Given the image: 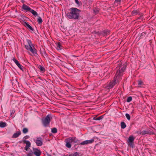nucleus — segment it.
Here are the masks:
<instances>
[{
  "mask_svg": "<svg viewBox=\"0 0 156 156\" xmlns=\"http://www.w3.org/2000/svg\"><path fill=\"white\" fill-rule=\"evenodd\" d=\"M33 152H32V151H31L28 154V156H32L33 154Z\"/></svg>",
  "mask_w": 156,
  "mask_h": 156,
  "instance_id": "30",
  "label": "nucleus"
},
{
  "mask_svg": "<svg viewBox=\"0 0 156 156\" xmlns=\"http://www.w3.org/2000/svg\"><path fill=\"white\" fill-rule=\"evenodd\" d=\"M57 47L58 48V49H61V43L58 42L56 44Z\"/></svg>",
  "mask_w": 156,
  "mask_h": 156,
  "instance_id": "22",
  "label": "nucleus"
},
{
  "mask_svg": "<svg viewBox=\"0 0 156 156\" xmlns=\"http://www.w3.org/2000/svg\"><path fill=\"white\" fill-rule=\"evenodd\" d=\"M42 139L41 137H38L37 138L36 143L37 146H40L42 145Z\"/></svg>",
  "mask_w": 156,
  "mask_h": 156,
  "instance_id": "6",
  "label": "nucleus"
},
{
  "mask_svg": "<svg viewBox=\"0 0 156 156\" xmlns=\"http://www.w3.org/2000/svg\"><path fill=\"white\" fill-rule=\"evenodd\" d=\"M71 11L69 15V18L73 19L75 20L79 19L80 13V11L76 8H72L70 9Z\"/></svg>",
  "mask_w": 156,
  "mask_h": 156,
  "instance_id": "1",
  "label": "nucleus"
},
{
  "mask_svg": "<svg viewBox=\"0 0 156 156\" xmlns=\"http://www.w3.org/2000/svg\"><path fill=\"white\" fill-rule=\"evenodd\" d=\"M94 141V139H91L89 140H87L83 141L80 144L81 145H84L88 144H91Z\"/></svg>",
  "mask_w": 156,
  "mask_h": 156,
  "instance_id": "10",
  "label": "nucleus"
},
{
  "mask_svg": "<svg viewBox=\"0 0 156 156\" xmlns=\"http://www.w3.org/2000/svg\"><path fill=\"white\" fill-rule=\"evenodd\" d=\"M132 100V98L131 97H129L127 100V102H130Z\"/></svg>",
  "mask_w": 156,
  "mask_h": 156,
  "instance_id": "29",
  "label": "nucleus"
},
{
  "mask_svg": "<svg viewBox=\"0 0 156 156\" xmlns=\"http://www.w3.org/2000/svg\"><path fill=\"white\" fill-rule=\"evenodd\" d=\"M48 156H51V155L50 154H48Z\"/></svg>",
  "mask_w": 156,
  "mask_h": 156,
  "instance_id": "41",
  "label": "nucleus"
},
{
  "mask_svg": "<svg viewBox=\"0 0 156 156\" xmlns=\"http://www.w3.org/2000/svg\"><path fill=\"white\" fill-rule=\"evenodd\" d=\"M116 76H115L114 77V80L110 82L108 85V88H112L113 86L115 84H116V81L117 80H118L119 79V77L117 76V77H116Z\"/></svg>",
  "mask_w": 156,
  "mask_h": 156,
  "instance_id": "4",
  "label": "nucleus"
},
{
  "mask_svg": "<svg viewBox=\"0 0 156 156\" xmlns=\"http://www.w3.org/2000/svg\"><path fill=\"white\" fill-rule=\"evenodd\" d=\"M103 118V116H100L97 118H96V119H95V118L94 117V119L95 120H100L101 119H102Z\"/></svg>",
  "mask_w": 156,
  "mask_h": 156,
  "instance_id": "27",
  "label": "nucleus"
},
{
  "mask_svg": "<svg viewBox=\"0 0 156 156\" xmlns=\"http://www.w3.org/2000/svg\"><path fill=\"white\" fill-rule=\"evenodd\" d=\"M42 55L45 58V57H47V54L45 51H44L43 53H42Z\"/></svg>",
  "mask_w": 156,
  "mask_h": 156,
  "instance_id": "31",
  "label": "nucleus"
},
{
  "mask_svg": "<svg viewBox=\"0 0 156 156\" xmlns=\"http://www.w3.org/2000/svg\"><path fill=\"white\" fill-rule=\"evenodd\" d=\"M78 141V140L76 139L75 137H70L69 138V143H76Z\"/></svg>",
  "mask_w": 156,
  "mask_h": 156,
  "instance_id": "12",
  "label": "nucleus"
},
{
  "mask_svg": "<svg viewBox=\"0 0 156 156\" xmlns=\"http://www.w3.org/2000/svg\"><path fill=\"white\" fill-rule=\"evenodd\" d=\"M143 19V18H142V16H140L138 18L137 20H139V21H141V20H142Z\"/></svg>",
  "mask_w": 156,
  "mask_h": 156,
  "instance_id": "32",
  "label": "nucleus"
},
{
  "mask_svg": "<svg viewBox=\"0 0 156 156\" xmlns=\"http://www.w3.org/2000/svg\"><path fill=\"white\" fill-rule=\"evenodd\" d=\"M37 20L38 23L39 24H41L42 22V19L40 16L38 17Z\"/></svg>",
  "mask_w": 156,
  "mask_h": 156,
  "instance_id": "19",
  "label": "nucleus"
},
{
  "mask_svg": "<svg viewBox=\"0 0 156 156\" xmlns=\"http://www.w3.org/2000/svg\"><path fill=\"white\" fill-rule=\"evenodd\" d=\"M30 12H31L32 14L35 16H38V14L37 12L32 9H31V10H30Z\"/></svg>",
  "mask_w": 156,
  "mask_h": 156,
  "instance_id": "17",
  "label": "nucleus"
},
{
  "mask_svg": "<svg viewBox=\"0 0 156 156\" xmlns=\"http://www.w3.org/2000/svg\"><path fill=\"white\" fill-rule=\"evenodd\" d=\"M76 3L78 5H80V3L78 1V0H75Z\"/></svg>",
  "mask_w": 156,
  "mask_h": 156,
  "instance_id": "33",
  "label": "nucleus"
},
{
  "mask_svg": "<svg viewBox=\"0 0 156 156\" xmlns=\"http://www.w3.org/2000/svg\"><path fill=\"white\" fill-rule=\"evenodd\" d=\"M29 138V136L28 135H26L25 136L23 139H28Z\"/></svg>",
  "mask_w": 156,
  "mask_h": 156,
  "instance_id": "35",
  "label": "nucleus"
},
{
  "mask_svg": "<svg viewBox=\"0 0 156 156\" xmlns=\"http://www.w3.org/2000/svg\"><path fill=\"white\" fill-rule=\"evenodd\" d=\"M33 154L36 156H40L41 154V151L37 148H33Z\"/></svg>",
  "mask_w": 156,
  "mask_h": 156,
  "instance_id": "7",
  "label": "nucleus"
},
{
  "mask_svg": "<svg viewBox=\"0 0 156 156\" xmlns=\"http://www.w3.org/2000/svg\"><path fill=\"white\" fill-rule=\"evenodd\" d=\"M106 33L107 34H108V33H109V32L108 31V30H106Z\"/></svg>",
  "mask_w": 156,
  "mask_h": 156,
  "instance_id": "40",
  "label": "nucleus"
},
{
  "mask_svg": "<svg viewBox=\"0 0 156 156\" xmlns=\"http://www.w3.org/2000/svg\"><path fill=\"white\" fill-rule=\"evenodd\" d=\"M137 13L136 11H134L132 12V14L133 15H135Z\"/></svg>",
  "mask_w": 156,
  "mask_h": 156,
  "instance_id": "36",
  "label": "nucleus"
},
{
  "mask_svg": "<svg viewBox=\"0 0 156 156\" xmlns=\"http://www.w3.org/2000/svg\"><path fill=\"white\" fill-rule=\"evenodd\" d=\"M21 134L20 131H17L16 133H14L12 135V138H17Z\"/></svg>",
  "mask_w": 156,
  "mask_h": 156,
  "instance_id": "14",
  "label": "nucleus"
},
{
  "mask_svg": "<svg viewBox=\"0 0 156 156\" xmlns=\"http://www.w3.org/2000/svg\"><path fill=\"white\" fill-rule=\"evenodd\" d=\"M125 115H126V117L127 119L128 120H129L130 119V116L129 115V114H128V113H126V114Z\"/></svg>",
  "mask_w": 156,
  "mask_h": 156,
  "instance_id": "28",
  "label": "nucleus"
},
{
  "mask_svg": "<svg viewBox=\"0 0 156 156\" xmlns=\"http://www.w3.org/2000/svg\"><path fill=\"white\" fill-rule=\"evenodd\" d=\"M126 66H124L120 70L119 69V71H118L116 74L115 76H116V77H117V76H118L119 77L121 75V73L122 72H123L125 69H126Z\"/></svg>",
  "mask_w": 156,
  "mask_h": 156,
  "instance_id": "5",
  "label": "nucleus"
},
{
  "mask_svg": "<svg viewBox=\"0 0 156 156\" xmlns=\"http://www.w3.org/2000/svg\"><path fill=\"white\" fill-rule=\"evenodd\" d=\"M71 144L69 143V148L71 147Z\"/></svg>",
  "mask_w": 156,
  "mask_h": 156,
  "instance_id": "39",
  "label": "nucleus"
},
{
  "mask_svg": "<svg viewBox=\"0 0 156 156\" xmlns=\"http://www.w3.org/2000/svg\"><path fill=\"white\" fill-rule=\"evenodd\" d=\"M149 133V131H142L141 133L140 134L142 135H144L146 134H148Z\"/></svg>",
  "mask_w": 156,
  "mask_h": 156,
  "instance_id": "23",
  "label": "nucleus"
},
{
  "mask_svg": "<svg viewBox=\"0 0 156 156\" xmlns=\"http://www.w3.org/2000/svg\"><path fill=\"white\" fill-rule=\"evenodd\" d=\"M23 142L26 144L25 149L27 151L29 147H30V143L29 141L26 140H23Z\"/></svg>",
  "mask_w": 156,
  "mask_h": 156,
  "instance_id": "9",
  "label": "nucleus"
},
{
  "mask_svg": "<svg viewBox=\"0 0 156 156\" xmlns=\"http://www.w3.org/2000/svg\"><path fill=\"white\" fill-rule=\"evenodd\" d=\"M134 140V138L132 136H130L129 137L128 139V142L130 145L132 144V143L133 142Z\"/></svg>",
  "mask_w": 156,
  "mask_h": 156,
  "instance_id": "15",
  "label": "nucleus"
},
{
  "mask_svg": "<svg viewBox=\"0 0 156 156\" xmlns=\"http://www.w3.org/2000/svg\"><path fill=\"white\" fill-rule=\"evenodd\" d=\"M23 24L25 26V27H27V28H28L32 31H34V29L26 22H23Z\"/></svg>",
  "mask_w": 156,
  "mask_h": 156,
  "instance_id": "13",
  "label": "nucleus"
},
{
  "mask_svg": "<svg viewBox=\"0 0 156 156\" xmlns=\"http://www.w3.org/2000/svg\"><path fill=\"white\" fill-rule=\"evenodd\" d=\"M17 83V81H16V80H14H14H13V82H12V85H13V83Z\"/></svg>",
  "mask_w": 156,
  "mask_h": 156,
  "instance_id": "37",
  "label": "nucleus"
},
{
  "mask_svg": "<svg viewBox=\"0 0 156 156\" xmlns=\"http://www.w3.org/2000/svg\"><path fill=\"white\" fill-rule=\"evenodd\" d=\"M57 132V130L55 128H54L51 129V132L54 133H56Z\"/></svg>",
  "mask_w": 156,
  "mask_h": 156,
  "instance_id": "24",
  "label": "nucleus"
},
{
  "mask_svg": "<svg viewBox=\"0 0 156 156\" xmlns=\"http://www.w3.org/2000/svg\"><path fill=\"white\" fill-rule=\"evenodd\" d=\"M79 153L77 152L72 153L70 154L69 156H79Z\"/></svg>",
  "mask_w": 156,
  "mask_h": 156,
  "instance_id": "25",
  "label": "nucleus"
},
{
  "mask_svg": "<svg viewBox=\"0 0 156 156\" xmlns=\"http://www.w3.org/2000/svg\"><path fill=\"white\" fill-rule=\"evenodd\" d=\"M38 68L40 69L41 71H45V69L43 66H41V65H39L38 66Z\"/></svg>",
  "mask_w": 156,
  "mask_h": 156,
  "instance_id": "20",
  "label": "nucleus"
},
{
  "mask_svg": "<svg viewBox=\"0 0 156 156\" xmlns=\"http://www.w3.org/2000/svg\"><path fill=\"white\" fill-rule=\"evenodd\" d=\"M121 126L122 128L124 129L126 126L124 122H122L121 123Z\"/></svg>",
  "mask_w": 156,
  "mask_h": 156,
  "instance_id": "18",
  "label": "nucleus"
},
{
  "mask_svg": "<svg viewBox=\"0 0 156 156\" xmlns=\"http://www.w3.org/2000/svg\"><path fill=\"white\" fill-rule=\"evenodd\" d=\"M13 61L14 62L16 63V64L17 65V66L18 67L22 70H23V66L21 65L18 61L16 60L15 58H13L12 59Z\"/></svg>",
  "mask_w": 156,
  "mask_h": 156,
  "instance_id": "8",
  "label": "nucleus"
},
{
  "mask_svg": "<svg viewBox=\"0 0 156 156\" xmlns=\"http://www.w3.org/2000/svg\"><path fill=\"white\" fill-rule=\"evenodd\" d=\"M22 8L26 12H30L31 10V9L29 7L25 4L23 5Z\"/></svg>",
  "mask_w": 156,
  "mask_h": 156,
  "instance_id": "11",
  "label": "nucleus"
},
{
  "mask_svg": "<svg viewBox=\"0 0 156 156\" xmlns=\"http://www.w3.org/2000/svg\"><path fill=\"white\" fill-rule=\"evenodd\" d=\"M143 82L141 80H139L138 81V84L139 85H141L142 84Z\"/></svg>",
  "mask_w": 156,
  "mask_h": 156,
  "instance_id": "34",
  "label": "nucleus"
},
{
  "mask_svg": "<svg viewBox=\"0 0 156 156\" xmlns=\"http://www.w3.org/2000/svg\"><path fill=\"white\" fill-rule=\"evenodd\" d=\"M28 129L27 128H24L22 130L23 133L25 134L28 132Z\"/></svg>",
  "mask_w": 156,
  "mask_h": 156,
  "instance_id": "21",
  "label": "nucleus"
},
{
  "mask_svg": "<svg viewBox=\"0 0 156 156\" xmlns=\"http://www.w3.org/2000/svg\"><path fill=\"white\" fill-rule=\"evenodd\" d=\"M51 119L52 117L49 115H48L44 119H42L41 120L43 125L45 127L49 126Z\"/></svg>",
  "mask_w": 156,
  "mask_h": 156,
  "instance_id": "3",
  "label": "nucleus"
},
{
  "mask_svg": "<svg viewBox=\"0 0 156 156\" xmlns=\"http://www.w3.org/2000/svg\"><path fill=\"white\" fill-rule=\"evenodd\" d=\"M68 13H67V15H67V16H68Z\"/></svg>",
  "mask_w": 156,
  "mask_h": 156,
  "instance_id": "42",
  "label": "nucleus"
},
{
  "mask_svg": "<svg viewBox=\"0 0 156 156\" xmlns=\"http://www.w3.org/2000/svg\"><path fill=\"white\" fill-rule=\"evenodd\" d=\"M65 141L66 143V146L68 148V138L66 139Z\"/></svg>",
  "mask_w": 156,
  "mask_h": 156,
  "instance_id": "26",
  "label": "nucleus"
},
{
  "mask_svg": "<svg viewBox=\"0 0 156 156\" xmlns=\"http://www.w3.org/2000/svg\"><path fill=\"white\" fill-rule=\"evenodd\" d=\"M6 126V124L5 122H0V127L3 128Z\"/></svg>",
  "mask_w": 156,
  "mask_h": 156,
  "instance_id": "16",
  "label": "nucleus"
},
{
  "mask_svg": "<svg viewBox=\"0 0 156 156\" xmlns=\"http://www.w3.org/2000/svg\"><path fill=\"white\" fill-rule=\"evenodd\" d=\"M27 42L28 45H25V48L27 50L30 51L32 53L34 54H37L36 50L32 43L31 40L27 39Z\"/></svg>",
  "mask_w": 156,
  "mask_h": 156,
  "instance_id": "2",
  "label": "nucleus"
},
{
  "mask_svg": "<svg viewBox=\"0 0 156 156\" xmlns=\"http://www.w3.org/2000/svg\"><path fill=\"white\" fill-rule=\"evenodd\" d=\"M121 0H115V2H120L121 1Z\"/></svg>",
  "mask_w": 156,
  "mask_h": 156,
  "instance_id": "38",
  "label": "nucleus"
}]
</instances>
